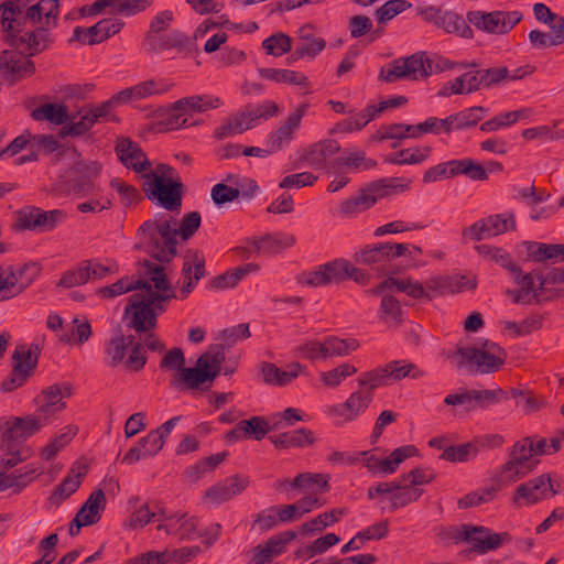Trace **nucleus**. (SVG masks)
Segmentation results:
<instances>
[{
  "mask_svg": "<svg viewBox=\"0 0 564 564\" xmlns=\"http://www.w3.org/2000/svg\"><path fill=\"white\" fill-rule=\"evenodd\" d=\"M176 225L177 220L173 216L165 213L156 214L139 227L141 242L135 245V248L140 249L143 245L147 252L160 263L172 261L177 256Z\"/></svg>",
  "mask_w": 564,
  "mask_h": 564,
  "instance_id": "1",
  "label": "nucleus"
},
{
  "mask_svg": "<svg viewBox=\"0 0 564 564\" xmlns=\"http://www.w3.org/2000/svg\"><path fill=\"white\" fill-rule=\"evenodd\" d=\"M4 4L7 7L2 11V29L7 33L8 44L15 48H22L29 56L44 52L53 42L48 29L37 26L22 34V10L19 2H4Z\"/></svg>",
  "mask_w": 564,
  "mask_h": 564,
  "instance_id": "2",
  "label": "nucleus"
},
{
  "mask_svg": "<svg viewBox=\"0 0 564 564\" xmlns=\"http://www.w3.org/2000/svg\"><path fill=\"white\" fill-rule=\"evenodd\" d=\"M445 535L456 544L462 542L469 544V552L479 555L498 550L511 541L508 532L496 533L487 527L475 524L451 527L445 531Z\"/></svg>",
  "mask_w": 564,
  "mask_h": 564,
  "instance_id": "3",
  "label": "nucleus"
},
{
  "mask_svg": "<svg viewBox=\"0 0 564 564\" xmlns=\"http://www.w3.org/2000/svg\"><path fill=\"white\" fill-rule=\"evenodd\" d=\"M432 61L425 52H417L408 57L393 59L388 67L380 69L379 79L394 83L400 79H424L433 73Z\"/></svg>",
  "mask_w": 564,
  "mask_h": 564,
  "instance_id": "4",
  "label": "nucleus"
},
{
  "mask_svg": "<svg viewBox=\"0 0 564 564\" xmlns=\"http://www.w3.org/2000/svg\"><path fill=\"white\" fill-rule=\"evenodd\" d=\"M532 437L527 436L516 442L509 452V459L500 467V482H516L531 473L539 459L533 458Z\"/></svg>",
  "mask_w": 564,
  "mask_h": 564,
  "instance_id": "5",
  "label": "nucleus"
},
{
  "mask_svg": "<svg viewBox=\"0 0 564 564\" xmlns=\"http://www.w3.org/2000/svg\"><path fill=\"white\" fill-rule=\"evenodd\" d=\"M40 352V347L36 344L29 347L18 345L12 354L14 365L9 377L1 382L0 390L11 392L22 387L36 368Z\"/></svg>",
  "mask_w": 564,
  "mask_h": 564,
  "instance_id": "6",
  "label": "nucleus"
},
{
  "mask_svg": "<svg viewBox=\"0 0 564 564\" xmlns=\"http://www.w3.org/2000/svg\"><path fill=\"white\" fill-rule=\"evenodd\" d=\"M446 358L462 369L465 365L473 372L492 373L498 371L505 361L499 356L490 355L478 347H457L446 354Z\"/></svg>",
  "mask_w": 564,
  "mask_h": 564,
  "instance_id": "7",
  "label": "nucleus"
},
{
  "mask_svg": "<svg viewBox=\"0 0 564 564\" xmlns=\"http://www.w3.org/2000/svg\"><path fill=\"white\" fill-rule=\"evenodd\" d=\"M67 217L63 209L43 210L36 206H25L17 213L14 228L18 230L51 231Z\"/></svg>",
  "mask_w": 564,
  "mask_h": 564,
  "instance_id": "8",
  "label": "nucleus"
},
{
  "mask_svg": "<svg viewBox=\"0 0 564 564\" xmlns=\"http://www.w3.org/2000/svg\"><path fill=\"white\" fill-rule=\"evenodd\" d=\"M417 15L427 23H433L446 33L457 34L465 39L473 37V30L465 19L456 12L444 10L436 6H419L415 8Z\"/></svg>",
  "mask_w": 564,
  "mask_h": 564,
  "instance_id": "9",
  "label": "nucleus"
},
{
  "mask_svg": "<svg viewBox=\"0 0 564 564\" xmlns=\"http://www.w3.org/2000/svg\"><path fill=\"white\" fill-rule=\"evenodd\" d=\"M101 172V164L98 161H76L66 172L64 183L75 195L84 197L96 193L94 178Z\"/></svg>",
  "mask_w": 564,
  "mask_h": 564,
  "instance_id": "10",
  "label": "nucleus"
},
{
  "mask_svg": "<svg viewBox=\"0 0 564 564\" xmlns=\"http://www.w3.org/2000/svg\"><path fill=\"white\" fill-rule=\"evenodd\" d=\"M522 19L518 11H469L467 20L477 29L491 34H506Z\"/></svg>",
  "mask_w": 564,
  "mask_h": 564,
  "instance_id": "11",
  "label": "nucleus"
},
{
  "mask_svg": "<svg viewBox=\"0 0 564 564\" xmlns=\"http://www.w3.org/2000/svg\"><path fill=\"white\" fill-rule=\"evenodd\" d=\"M142 189L148 199L155 202L156 205L169 212H178L182 207V197L184 185L182 180L163 183V180H158V183H149L143 181Z\"/></svg>",
  "mask_w": 564,
  "mask_h": 564,
  "instance_id": "12",
  "label": "nucleus"
},
{
  "mask_svg": "<svg viewBox=\"0 0 564 564\" xmlns=\"http://www.w3.org/2000/svg\"><path fill=\"white\" fill-rule=\"evenodd\" d=\"M42 267L37 262H29L17 270L9 265H0V292L14 289L12 295H6L2 299L9 300L26 290L40 275Z\"/></svg>",
  "mask_w": 564,
  "mask_h": 564,
  "instance_id": "13",
  "label": "nucleus"
},
{
  "mask_svg": "<svg viewBox=\"0 0 564 564\" xmlns=\"http://www.w3.org/2000/svg\"><path fill=\"white\" fill-rule=\"evenodd\" d=\"M130 316L127 326L138 334L148 333L156 327V313L147 304L143 293H134L129 297L124 308V317Z\"/></svg>",
  "mask_w": 564,
  "mask_h": 564,
  "instance_id": "14",
  "label": "nucleus"
},
{
  "mask_svg": "<svg viewBox=\"0 0 564 564\" xmlns=\"http://www.w3.org/2000/svg\"><path fill=\"white\" fill-rule=\"evenodd\" d=\"M143 46L148 53L156 54L167 50L178 53H189L194 46L191 37L181 30L162 32L153 37L143 39Z\"/></svg>",
  "mask_w": 564,
  "mask_h": 564,
  "instance_id": "15",
  "label": "nucleus"
},
{
  "mask_svg": "<svg viewBox=\"0 0 564 564\" xmlns=\"http://www.w3.org/2000/svg\"><path fill=\"white\" fill-rule=\"evenodd\" d=\"M122 26L123 22L118 19H102L90 28L76 26L69 41L89 45L98 44L119 33Z\"/></svg>",
  "mask_w": 564,
  "mask_h": 564,
  "instance_id": "16",
  "label": "nucleus"
},
{
  "mask_svg": "<svg viewBox=\"0 0 564 564\" xmlns=\"http://www.w3.org/2000/svg\"><path fill=\"white\" fill-rule=\"evenodd\" d=\"M46 423V419H42L36 413L25 417H14L11 422L4 421L3 426L7 427L2 433V443L15 444L18 441H24L37 433Z\"/></svg>",
  "mask_w": 564,
  "mask_h": 564,
  "instance_id": "17",
  "label": "nucleus"
},
{
  "mask_svg": "<svg viewBox=\"0 0 564 564\" xmlns=\"http://www.w3.org/2000/svg\"><path fill=\"white\" fill-rule=\"evenodd\" d=\"M115 151L119 161L135 173L144 172L152 165L141 147L130 138H119Z\"/></svg>",
  "mask_w": 564,
  "mask_h": 564,
  "instance_id": "18",
  "label": "nucleus"
},
{
  "mask_svg": "<svg viewBox=\"0 0 564 564\" xmlns=\"http://www.w3.org/2000/svg\"><path fill=\"white\" fill-rule=\"evenodd\" d=\"M307 108L308 104H301L276 130L269 134L267 142L274 153L292 141L293 134L300 128L301 120L306 113Z\"/></svg>",
  "mask_w": 564,
  "mask_h": 564,
  "instance_id": "19",
  "label": "nucleus"
},
{
  "mask_svg": "<svg viewBox=\"0 0 564 564\" xmlns=\"http://www.w3.org/2000/svg\"><path fill=\"white\" fill-rule=\"evenodd\" d=\"M262 380L270 386L285 387L293 382L305 369V366L297 361L286 365V369L279 368L275 364L263 361L260 365Z\"/></svg>",
  "mask_w": 564,
  "mask_h": 564,
  "instance_id": "20",
  "label": "nucleus"
},
{
  "mask_svg": "<svg viewBox=\"0 0 564 564\" xmlns=\"http://www.w3.org/2000/svg\"><path fill=\"white\" fill-rule=\"evenodd\" d=\"M24 51H3L0 55V67H3L13 80L30 77L35 73V64Z\"/></svg>",
  "mask_w": 564,
  "mask_h": 564,
  "instance_id": "21",
  "label": "nucleus"
},
{
  "mask_svg": "<svg viewBox=\"0 0 564 564\" xmlns=\"http://www.w3.org/2000/svg\"><path fill=\"white\" fill-rule=\"evenodd\" d=\"M395 289L398 292L405 293L408 296L414 300L425 299L427 301L433 300V295L430 292H426L425 283L422 284L419 281H413L410 278L408 279H395V278H387L381 281L376 288L370 289L368 293H382L384 290H393Z\"/></svg>",
  "mask_w": 564,
  "mask_h": 564,
  "instance_id": "22",
  "label": "nucleus"
},
{
  "mask_svg": "<svg viewBox=\"0 0 564 564\" xmlns=\"http://www.w3.org/2000/svg\"><path fill=\"white\" fill-rule=\"evenodd\" d=\"M279 107L274 101L267 100L260 105H247L236 113L237 130H249L254 127L258 119H268L274 117Z\"/></svg>",
  "mask_w": 564,
  "mask_h": 564,
  "instance_id": "23",
  "label": "nucleus"
},
{
  "mask_svg": "<svg viewBox=\"0 0 564 564\" xmlns=\"http://www.w3.org/2000/svg\"><path fill=\"white\" fill-rule=\"evenodd\" d=\"M159 432L150 431L145 436L131 447L122 458V463L132 465L141 459L154 457L164 446Z\"/></svg>",
  "mask_w": 564,
  "mask_h": 564,
  "instance_id": "24",
  "label": "nucleus"
},
{
  "mask_svg": "<svg viewBox=\"0 0 564 564\" xmlns=\"http://www.w3.org/2000/svg\"><path fill=\"white\" fill-rule=\"evenodd\" d=\"M372 398L373 393L364 392V390L358 389L344 403L334 405L330 411L335 415L344 417V421L350 422L368 409Z\"/></svg>",
  "mask_w": 564,
  "mask_h": 564,
  "instance_id": "25",
  "label": "nucleus"
},
{
  "mask_svg": "<svg viewBox=\"0 0 564 564\" xmlns=\"http://www.w3.org/2000/svg\"><path fill=\"white\" fill-rule=\"evenodd\" d=\"M63 398L64 394L58 383L43 389L41 394L36 398V414L42 419H46V422H48L54 414L65 409L66 404Z\"/></svg>",
  "mask_w": 564,
  "mask_h": 564,
  "instance_id": "26",
  "label": "nucleus"
},
{
  "mask_svg": "<svg viewBox=\"0 0 564 564\" xmlns=\"http://www.w3.org/2000/svg\"><path fill=\"white\" fill-rule=\"evenodd\" d=\"M524 247L528 259L533 262L543 263L550 261L554 264L564 261L563 243L525 241Z\"/></svg>",
  "mask_w": 564,
  "mask_h": 564,
  "instance_id": "27",
  "label": "nucleus"
},
{
  "mask_svg": "<svg viewBox=\"0 0 564 564\" xmlns=\"http://www.w3.org/2000/svg\"><path fill=\"white\" fill-rule=\"evenodd\" d=\"M546 482H550V475L542 474L519 485L516 489L513 502L523 499L528 505H533L547 498Z\"/></svg>",
  "mask_w": 564,
  "mask_h": 564,
  "instance_id": "28",
  "label": "nucleus"
},
{
  "mask_svg": "<svg viewBox=\"0 0 564 564\" xmlns=\"http://www.w3.org/2000/svg\"><path fill=\"white\" fill-rule=\"evenodd\" d=\"M210 373L198 366V359L194 367H184L180 373L172 379L171 384L178 390H198L203 384L209 382Z\"/></svg>",
  "mask_w": 564,
  "mask_h": 564,
  "instance_id": "29",
  "label": "nucleus"
},
{
  "mask_svg": "<svg viewBox=\"0 0 564 564\" xmlns=\"http://www.w3.org/2000/svg\"><path fill=\"white\" fill-rule=\"evenodd\" d=\"M221 101L218 97L210 95H194L176 100L172 105L174 111H183L185 116L205 112L209 109L218 108Z\"/></svg>",
  "mask_w": 564,
  "mask_h": 564,
  "instance_id": "30",
  "label": "nucleus"
},
{
  "mask_svg": "<svg viewBox=\"0 0 564 564\" xmlns=\"http://www.w3.org/2000/svg\"><path fill=\"white\" fill-rule=\"evenodd\" d=\"M393 290H384L382 293H370L381 296L378 317L389 326L398 327L403 322V311L400 301L392 295Z\"/></svg>",
  "mask_w": 564,
  "mask_h": 564,
  "instance_id": "31",
  "label": "nucleus"
},
{
  "mask_svg": "<svg viewBox=\"0 0 564 564\" xmlns=\"http://www.w3.org/2000/svg\"><path fill=\"white\" fill-rule=\"evenodd\" d=\"M106 503V496L102 489L99 488L94 490L76 513L78 519L84 520L82 523H77L78 527L93 525L97 523L101 518V512L105 510Z\"/></svg>",
  "mask_w": 564,
  "mask_h": 564,
  "instance_id": "32",
  "label": "nucleus"
},
{
  "mask_svg": "<svg viewBox=\"0 0 564 564\" xmlns=\"http://www.w3.org/2000/svg\"><path fill=\"white\" fill-rule=\"evenodd\" d=\"M340 151L336 140L326 139L312 144L301 159L314 167H324L326 161Z\"/></svg>",
  "mask_w": 564,
  "mask_h": 564,
  "instance_id": "33",
  "label": "nucleus"
},
{
  "mask_svg": "<svg viewBox=\"0 0 564 564\" xmlns=\"http://www.w3.org/2000/svg\"><path fill=\"white\" fill-rule=\"evenodd\" d=\"M295 241L296 239L293 235L276 232L267 234L260 238L253 237L250 243H252L257 251L272 254L293 247Z\"/></svg>",
  "mask_w": 564,
  "mask_h": 564,
  "instance_id": "34",
  "label": "nucleus"
},
{
  "mask_svg": "<svg viewBox=\"0 0 564 564\" xmlns=\"http://www.w3.org/2000/svg\"><path fill=\"white\" fill-rule=\"evenodd\" d=\"M269 440L276 448H300L313 445L315 442L314 433L306 427L283 432L270 436Z\"/></svg>",
  "mask_w": 564,
  "mask_h": 564,
  "instance_id": "35",
  "label": "nucleus"
},
{
  "mask_svg": "<svg viewBox=\"0 0 564 564\" xmlns=\"http://www.w3.org/2000/svg\"><path fill=\"white\" fill-rule=\"evenodd\" d=\"M312 31V24H305L300 28L299 43L295 47V58H303L304 56L313 58L325 48V40L322 37H315Z\"/></svg>",
  "mask_w": 564,
  "mask_h": 564,
  "instance_id": "36",
  "label": "nucleus"
},
{
  "mask_svg": "<svg viewBox=\"0 0 564 564\" xmlns=\"http://www.w3.org/2000/svg\"><path fill=\"white\" fill-rule=\"evenodd\" d=\"M88 467L83 465L77 468H72L63 481L57 485L50 497V502L59 506L62 501L73 495L80 486V479L87 474Z\"/></svg>",
  "mask_w": 564,
  "mask_h": 564,
  "instance_id": "37",
  "label": "nucleus"
},
{
  "mask_svg": "<svg viewBox=\"0 0 564 564\" xmlns=\"http://www.w3.org/2000/svg\"><path fill=\"white\" fill-rule=\"evenodd\" d=\"M488 109L482 106H473L446 117L449 133L454 130H465L480 122Z\"/></svg>",
  "mask_w": 564,
  "mask_h": 564,
  "instance_id": "38",
  "label": "nucleus"
},
{
  "mask_svg": "<svg viewBox=\"0 0 564 564\" xmlns=\"http://www.w3.org/2000/svg\"><path fill=\"white\" fill-rule=\"evenodd\" d=\"M107 7H110L113 13L129 17L145 10L147 2H93L91 6H84L80 9V14L83 17L96 15Z\"/></svg>",
  "mask_w": 564,
  "mask_h": 564,
  "instance_id": "39",
  "label": "nucleus"
},
{
  "mask_svg": "<svg viewBox=\"0 0 564 564\" xmlns=\"http://www.w3.org/2000/svg\"><path fill=\"white\" fill-rule=\"evenodd\" d=\"M377 203V196L370 192V185L360 188L354 197L344 200L339 209L344 215L354 216L360 214Z\"/></svg>",
  "mask_w": 564,
  "mask_h": 564,
  "instance_id": "40",
  "label": "nucleus"
},
{
  "mask_svg": "<svg viewBox=\"0 0 564 564\" xmlns=\"http://www.w3.org/2000/svg\"><path fill=\"white\" fill-rule=\"evenodd\" d=\"M31 117L35 121H48L56 126L64 124L69 120L67 106L56 102L41 105L31 111Z\"/></svg>",
  "mask_w": 564,
  "mask_h": 564,
  "instance_id": "41",
  "label": "nucleus"
},
{
  "mask_svg": "<svg viewBox=\"0 0 564 564\" xmlns=\"http://www.w3.org/2000/svg\"><path fill=\"white\" fill-rule=\"evenodd\" d=\"M142 267L144 268V272L139 279L149 280V284L154 292H175L163 265L144 260Z\"/></svg>",
  "mask_w": 564,
  "mask_h": 564,
  "instance_id": "42",
  "label": "nucleus"
},
{
  "mask_svg": "<svg viewBox=\"0 0 564 564\" xmlns=\"http://www.w3.org/2000/svg\"><path fill=\"white\" fill-rule=\"evenodd\" d=\"M243 427V438H253L261 441L271 431L282 429V421H275L272 425L269 424L264 416H251L248 420L241 421Z\"/></svg>",
  "mask_w": 564,
  "mask_h": 564,
  "instance_id": "43",
  "label": "nucleus"
},
{
  "mask_svg": "<svg viewBox=\"0 0 564 564\" xmlns=\"http://www.w3.org/2000/svg\"><path fill=\"white\" fill-rule=\"evenodd\" d=\"M412 181L406 177H387L371 182L370 192L380 197L388 196L390 194H399L410 188Z\"/></svg>",
  "mask_w": 564,
  "mask_h": 564,
  "instance_id": "44",
  "label": "nucleus"
},
{
  "mask_svg": "<svg viewBox=\"0 0 564 564\" xmlns=\"http://www.w3.org/2000/svg\"><path fill=\"white\" fill-rule=\"evenodd\" d=\"M354 259L365 265H380L389 261V247L386 242L366 246L356 252Z\"/></svg>",
  "mask_w": 564,
  "mask_h": 564,
  "instance_id": "45",
  "label": "nucleus"
},
{
  "mask_svg": "<svg viewBox=\"0 0 564 564\" xmlns=\"http://www.w3.org/2000/svg\"><path fill=\"white\" fill-rule=\"evenodd\" d=\"M206 274L204 254L199 250L188 249L184 254V263L182 267L183 280L193 278L195 282H198Z\"/></svg>",
  "mask_w": 564,
  "mask_h": 564,
  "instance_id": "46",
  "label": "nucleus"
},
{
  "mask_svg": "<svg viewBox=\"0 0 564 564\" xmlns=\"http://www.w3.org/2000/svg\"><path fill=\"white\" fill-rule=\"evenodd\" d=\"M416 452L417 449L413 445H404L395 448L388 457L380 458L377 474H393L401 463L406 458L414 456Z\"/></svg>",
  "mask_w": 564,
  "mask_h": 564,
  "instance_id": "47",
  "label": "nucleus"
},
{
  "mask_svg": "<svg viewBox=\"0 0 564 564\" xmlns=\"http://www.w3.org/2000/svg\"><path fill=\"white\" fill-rule=\"evenodd\" d=\"M348 510L346 508H335L329 512H324L311 521L301 525V531L306 534L321 532L327 527L338 522L341 517L346 516Z\"/></svg>",
  "mask_w": 564,
  "mask_h": 564,
  "instance_id": "48",
  "label": "nucleus"
},
{
  "mask_svg": "<svg viewBox=\"0 0 564 564\" xmlns=\"http://www.w3.org/2000/svg\"><path fill=\"white\" fill-rule=\"evenodd\" d=\"M530 109L523 108L514 111H508L500 113L491 119L482 122L480 124V130L482 132H492L497 131L501 128L510 127L516 123L518 120L522 118H528L530 116Z\"/></svg>",
  "mask_w": 564,
  "mask_h": 564,
  "instance_id": "49",
  "label": "nucleus"
},
{
  "mask_svg": "<svg viewBox=\"0 0 564 564\" xmlns=\"http://www.w3.org/2000/svg\"><path fill=\"white\" fill-rule=\"evenodd\" d=\"M144 286L145 280L137 279L132 281L129 276H123L111 285L99 288L97 294L102 297L112 299L131 291L142 290Z\"/></svg>",
  "mask_w": 564,
  "mask_h": 564,
  "instance_id": "50",
  "label": "nucleus"
},
{
  "mask_svg": "<svg viewBox=\"0 0 564 564\" xmlns=\"http://www.w3.org/2000/svg\"><path fill=\"white\" fill-rule=\"evenodd\" d=\"M259 74L262 78L269 79L279 84H292L304 86L307 83V77L302 74L290 69L278 68H259Z\"/></svg>",
  "mask_w": 564,
  "mask_h": 564,
  "instance_id": "51",
  "label": "nucleus"
},
{
  "mask_svg": "<svg viewBox=\"0 0 564 564\" xmlns=\"http://www.w3.org/2000/svg\"><path fill=\"white\" fill-rule=\"evenodd\" d=\"M324 359L333 356H347L350 351L358 349L359 341L355 338L340 339L336 336H327L323 340Z\"/></svg>",
  "mask_w": 564,
  "mask_h": 564,
  "instance_id": "52",
  "label": "nucleus"
},
{
  "mask_svg": "<svg viewBox=\"0 0 564 564\" xmlns=\"http://www.w3.org/2000/svg\"><path fill=\"white\" fill-rule=\"evenodd\" d=\"M431 153V148L423 149H403L394 154L384 156L383 161L390 164L404 165V164H419L422 163Z\"/></svg>",
  "mask_w": 564,
  "mask_h": 564,
  "instance_id": "53",
  "label": "nucleus"
},
{
  "mask_svg": "<svg viewBox=\"0 0 564 564\" xmlns=\"http://www.w3.org/2000/svg\"><path fill=\"white\" fill-rule=\"evenodd\" d=\"M132 344V335L126 337L121 332H118L117 335L109 340L106 347V354L110 357L109 365L111 367L120 365L124 359L127 348Z\"/></svg>",
  "mask_w": 564,
  "mask_h": 564,
  "instance_id": "54",
  "label": "nucleus"
},
{
  "mask_svg": "<svg viewBox=\"0 0 564 564\" xmlns=\"http://www.w3.org/2000/svg\"><path fill=\"white\" fill-rule=\"evenodd\" d=\"M389 380L400 381L406 377L417 379L424 376L414 364L405 362L403 360H394L384 365Z\"/></svg>",
  "mask_w": 564,
  "mask_h": 564,
  "instance_id": "55",
  "label": "nucleus"
},
{
  "mask_svg": "<svg viewBox=\"0 0 564 564\" xmlns=\"http://www.w3.org/2000/svg\"><path fill=\"white\" fill-rule=\"evenodd\" d=\"M388 383L389 378L384 366L362 372L358 378V387L364 390V392L373 393L375 389L381 386H387Z\"/></svg>",
  "mask_w": 564,
  "mask_h": 564,
  "instance_id": "56",
  "label": "nucleus"
},
{
  "mask_svg": "<svg viewBox=\"0 0 564 564\" xmlns=\"http://www.w3.org/2000/svg\"><path fill=\"white\" fill-rule=\"evenodd\" d=\"M446 118L440 119L436 117H429L425 121L417 124H411L408 130H411V138L420 139L425 133L440 134L441 131L449 134Z\"/></svg>",
  "mask_w": 564,
  "mask_h": 564,
  "instance_id": "57",
  "label": "nucleus"
},
{
  "mask_svg": "<svg viewBox=\"0 0 564 564\" xmlns=\"http://www.w3.org/2000/svg\"><path fill=\"white\" fill-rule=\"evenodd\" d=\"M506 398H508L507 393L500 388L494 390H471L473 404L467 406V411H473L477 408L486 409Z\"/></svg>",
  "mask_w": 564,
  "mask_h": 564,
  "instance_id": "58",
  "label": "nucleus"
},
{
  "mask_svg": "<svg viewBox=\"0 0 564 564\" xmlns=\"http://www.w3.org/2000/svg\"><path fill=\"white\" fill-rule=\"evenodd\" d=\"M42 467H35L34 465H28L23 468L8 474L9 482H11V488H13L14 492H20L24 489L31 481H33L39 475L42 474Z\"/></svg>",
  "mask_w": 564,
  "mask_h": 564,
  "instance_id": "59",
  "label": "nucleus"
},
{
  "mask_svg": "<svg viewBox=\"0 0 564 564\" xmlns=\"http://www.w3.org/2000/svg\"><path fill=\"white\" fill-rule=\"evenodd\" d=\"M262 47L267 54L281 56L292 48V40L284 33H275L262 42Z\"/></svg>",
  "mask_w": 564,
  "mask_h": 564,
  "instance_id": "60",
  "label": "nucleus"
},
{
  "mask_svg": "<svg viewBox=\"0 0 564 564\" xmlns=\"http://www.w3.org/2000/svg\"><path fill=\"white\" fill-rule=\"evenodd\" d=\"M486 225L487 236H498L500 234L506 232L509 228H516L514 216L510 214L509 216L505 215H492L484 219Z\"/></svg>",
  "mask_w": 564,
  "mask_h": 564,
  "instance_id": "61",
  "label": "nucleus"
},
{
  "mask_svg": "<svg viewBox=\"0 0 564 564\" xmlns=\"http://www.w3.org/2000/svg\"><path fill=\"white\" fill-rule=\"evenodd\" d=\"M202 223V216L198 212H189L185 214L178 227L175 226L176 236H180L183 241H187L198 230Z\"/></svg>",
  "mask_w": 564,
  "mask_h": 564,
  "instance_id": "62",
  "label": "nucleus"
},
{
  "mask_svg": "<svg viewBox=\"0 0 564 564\" xmlns=\"http://www.w3.org/2000/svg\"><path fill=\"white\" fill-rule=\"evenodd\" d=\"M188 124V119L183 111H174L172 107L166 111L164 118L154 124L156 132L173 131Z\"/></svg>",
  "mask_w": 564,
  "mask_h": 564,
  "instance_id": "63",
  "label": "nucleus"
},
{
  "mask_svg": "<svg viewBox=\"0 0 564 564\" xmlns=\"http://www.w3.org/2000/svg\"><path fill=\"white\" fill-rule=\"evenodd\" d=\"M75 116L69 115V120L66 122V124L61 129L59 134L62 137H79L85 134L93 126L94 121L91 120L90 116L86 111L84 115L80 116V119L78 121L75 120Z\"/></svg>",
  "mask_w": 564,
  "mask_h": 564,
  "instance_id": "64",
  "label": "nucleus"
}]
</instances>
